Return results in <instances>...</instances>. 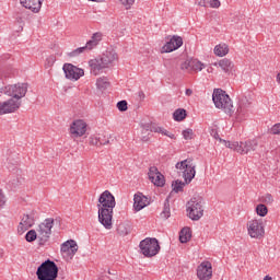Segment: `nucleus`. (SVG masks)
<instances>
[{"label":"nucleus","mask_w":280,"mask_h":280,"mask_svg":"<svg viewBox=\"0 0 280 280\" xmlns=\"http://www.w3.org/2000/svg\"><path fill=\"white\" fill-rule=\"evenodd\" d=\"M118 1L119 3H121V5H124L126 10H130V8L135 5V1L137 0H118Z\"/></svg>","instance_id":"nucleus-41"},{"label":"nucleus","mask_w":280,"mask_h":280,"mask_svg":"<svg viewBox=\"0 0 280 280\" xmlns=\"http://www.w3.org/2000/svg\"><path fill=\"white\" fill-rule=\"evenodd\" d=\"M186 211L188 218L194 221L200 220L202 215H205V209L202 208V198L200 197H192L186 203Z\"/></svg>","instance_id":"nucleus-6"},{"label":"nucleus","mask_w":280,"mask_h":280,"mask_svg":"<svg viewBox=\"0 0 280 280\" xmlns=\"http://www.w3.org/2000/svg\"><path fill=\"white\" fill-rule=\"evenodd\" d=\"M197 277L199 280H211V277H213V267L210 261H203L198 266Z\"/></svg>","instance_id":"nucleus-16"},{"label":"nucleus","mask_w":280,"mask_h":280,"mask_svg":"<svg viewBox=\"0 0 280 280\" xmlns=\"http://www.w3.org/2000/svg\"><path fill=\"white\" fill-rule=\"evenodd\" d=\"M26 242H36L38 240V232L36 233L35 230H31L25 235Z\"/></svg>","instance_id":"nucleus-35"},{"label":"nucleus","mask_w":280,"mask_h":280,"mask_svg":"<svg viewBox=\"0 0 280 280\" xmlns=\"http://www.w3.org/2000/svg\"><path fill=\"white\" fill-rule=\"evenodd\" d=\"M0 93L20 102L27 94V83H16L0 89Z\"/></svg>","instance_id":"nucleus-7"},{"label":"nucleus","mask_w":280,"mask_h":280,"mask_svg":"<svg viewBox=\"0 0 280 280\" xmlns=\"http://www.w3.org/2000/svg\"><path fill=\"white\" fill-rule=\"evenodd\" d=\"M250 108V101L246 96H243L238 101V107L236 109V121H244L248 117V110Z\"/></svg>","instance_id":"nucleus-15"},{"label":"nucleus","mask_w":280,"mask_h":280,"mask_svg":"<svg viewBox=\"0 0 280 280\" xmlns=\"http://www.w3.org/2000/svg\"><path fill=\"white\" fill-rule=\"evenodd\" d=\"M156 125H142V133L145 135V132H152V128H154Z\"/></svg>","instance_id":"nucleus-47"},{"label":"nucleus","mask_w":280,"mask_h":280,"mask_svg":"<svg viewBox=\"0 0 280 280\" xmlns=\"http://www.w3.org/2000/svg\"><path fill=\"white\" fill-rule=\"evenodd\" d=\"M179 47H183V37H180V36H173L170 39V42H167L162 47V51H164V54H171V51H176V49H179Z\"/></svg>","instance_id":"nucleus-18"},{"label":"nucleus","mask_w":280,"mask_h":280,"mask_svg":"<svg viewBox=\"0 0 280 280\" xmlns=\"http://www.w3.org/2000/svg\"><path fill=\"white\" fill-rule=\"evenodd\" d=\"M115 196L108 190H105L98 198V222L103 224L107 231L113 229V210L115 209Z\"/></svg>","instance_id":"nucleus-1"},{"label":"nucleus","mask_w":280,"mask_h":280,"mask_svg":"<svg viewBox=\"0 0 280 280\" xmlns=\"http://www.w3.org/2000/svg\"><path fill=\"white\" fill-rule=\"evenodd\" d=\"M100 40H102V33H94L85 46L69 52L70 58H75V56H80V54H84V51H91V49H95V47L100 45Z\"/></svg>","instance_id":"nucleus-11"},{"label":"nucleus","mask_w":280,"mask_h":280,"mask_svg":"<svg viewBox=\"0 0 280 280\" xmlns=\"http://www.w3.org/2000/svg\"><path fill=\"white\" fill-rule=\"evenodd\" d=\"M18 23H23V19L16 18Z\"/></svg>","instance_id":"nucleus-55"},{"label":"nucleus","mask_w":280,"mask_h":280,"mask_svg":"<svg viewBox=\"0 0 280 280\" xmlns=\"http://www.w3.org/2000/svg\"><path fill=\"white\" fill-rule=\"evenodd\" d=\"M185 117H187V110L183 108L176 109L173 114V118L175 119V121H183Z\"/></svg>","instance_id":"nucleus-30"},{"label":"nucleus","mask_w":280,"mask_h":280,"mask_svg":"<svg viewBox=\"0 0 280 280\" xmlns=\"http://www.w3.org/2000/svg\"><path fill=\"white\" fill-rule=\"evenodd\" d=\"M212 101L215 108L224 110L226 115H233V113H235L233 109V101L231 100V96H229V94H226V92L222 89H217L213 91Z\"/></svg>","instance_id":"nucleus-3"},{"label":"nucleus","mask_w":280,"mask_h":280,"mask_svg":"<svg viewBox=\"0 0 280 280\" xmlns=\"http://www.w3.org/2000/svg\"><path fill=\"white\" fill-rule=\"evenodd\" d=\"M148 207V197L143 196V194L138 192L133 197V208L136 211H141V209H145Z\"/></svg>","instance_id":"nucleus-22"},{"label":"nucleus","mask_w":280,"mask_h":280,"mask_svg":"<svg viewBox=\"0 0 280 280\" xmlns=\"http://www.w3.org/2000/svg\"><path fill=\"white\" fill-rule=\"evenodd\" d=\"M159 168L156 166H151L149 168V173H148V176H149V180H154V177L159 174Z\"/></svg>","instance_id":"nucleus-39"},{"label":"nucleus","mask_w":280,"mask_h":280,"mask_svg":"<svg viewBox=\"0 0 280 280\" xmlns=\"http://www.w3.org/2000/svg\"><path fill=\"white\" fill-rule=\"evenodd\" d=\"M211 136L214 137V139H220V135H218V131L213 130L211 131Z\"/></svg>","instance_id":"nucleus-52"},{"label":"nucleus","mask_w":280,"mask_h":280,"mask_svg":"<svg viewBox=\"0 0 280 280\" xmlns=\"http://www.w3.org/2000/svg\"><path fill=\"white\" fill-rule=\"evenodd\" d=\"M108 275H117V271H115V270H113V271L108 270Z\"/></svg>","instance_id":"nucleus-54"},{"label":"nucleus","mask_w":280,"mask_h":280,"mask_svg":"<svg viewBox=\"0 0 280 280\" xmlns=\"http://www.w3.org/2000/svg\"><path fill=\"white\" fill-rule=\"evenodd\" d=\"M183 137L188 141L189 139H194V129H186L183 131Z\"/></svg>","instance_id":"nucleus-43"},{"label":"nucleus","mask_w":280,"mask_h":280,"mask_svg":"<svg viewBox=\"0 0 280 280\" xmlns=\"http://www.w3.org/2000/svg\"><path fill=\"white\" fill-rule=\"evenodd\" d=\"M260 202H264L265 205H272V202H275V198H272V195L267 194L260 198Z\"/></svg>","instance_id":"nucleus-40"},{"label":"nucleus","mask_w":280,"mask_h":280,"mask_svg":"<svg viewBox=\"0 0 280 280\" xmlns=\"http://www.w3.org/2000/svg\"><path fill=\"white\" fill-rule=\"evenodd\" d=\"M247 231L248 235L255 240H259V237H264V221L261 220H250L247 222Z\"/></svg>","instance_id":"nucleus-13"},{"label":"nucleus","mask_w":280,"mask_h":280,"mask_svg":"<svg viewBox=\"0 0 280 280\" xmlns=\"http://www.w3.org/2000/svg\"><path fill=\"white\" fill-rule=\"evenodd\" d=\"M132 232V226L130 225V223H120L117 226V233L120 235V237H126V235H130V233Z\"/></svg>","instance_id":"nucleus-23"},{"label":"nucleus","mask_w":280,"mask_h":280,"mask_svg":"<svg viewBox=\"0 0 280 280\" xmlns=\"http://www.w3.org/2000/svg\"><path fill=\"white\" fill-rule=\"evenodd\" d=\"M138 97H139L140 100H145V93H143V91H139V92H138Z\"/></svg>","instance_id":"nucleus-51"},{"label":"nucleus","mask_w":280,"mask_h":280,"mask_svg":"<svg viewBox=\"0 0 280 280\" xmlns=\"http://www.w3.org/2000/svg\"><path fill=\"white\" fill-rule=\"evenodd\" d=\"M36 277L38 280H57L58 265L54 260L47 259L37 268Z\"/></svg>","instance_id":"nucleus-4"},{"label":"nucleus","mask_w":280,"mask_h":280,"mask_svg":"<svg viewBox=\"0 0 280 280\" xmlns=\"http://www.w3.org/2000/svg\"><path fill=\"white\" fill-rule=\"evenodd\" d=\"M277 82L280 84V72L277 75Z\"/></svg>","instance_id":"nucleus-56"},{"label":"nucleus","mask_w":280,"mask_h":280,"mask_svg":"<svg viewBox=\"0 0 280 280\" xmlns=\"http://www.w3.org/2000/svg\"><path fill=\"white\" fill-rule=\"evenodd\" d=\"M9 172H15V174L19 173V162L18 161H13L8 159V165H7Z\"/></svg>","instance_id":"nucleus-33"},{"label":"nucleus","mask_w":280,"mask_h":280,"mask_svg":"<svg viewBox=\"0 0 280 280\" xmlns=\"http://www.w3.org/2000/svg\"><path fill=\"white\" fill-rule=\"evenodd\" d=\"M118 58L119 56L115 50L107 49L101 58L91 59L89 61V67L92 75H100V73H104V69L113 67Z\"/></svg>","instance_id":"nucleus-2"},{"label":"nucleus","mask_w":280,"mask_h":280,"mask_svg":"<svg viewBox=\"0 0 280 280\" xmlns=\"http://www.w3.org/2000/svg\"><path fill=\"white\" fill-rule=\"evenodd\" d=\"M91 1H97V0H91Z\"/></svg>","instance_id":"nucleus-60"},{"label":"nucleus","mask_w":280,"mask_h":280,"mask_svg":"<svg viewBox=\"0 0 280 280\" xmlns=\"http://www.w3.org/2000/svg\"><path fill=\"white\" fill-rule=\"evenodd\" d=\"M194 59H187L180 65L182 71H192Z\"/></svg>","instance_id":"nucleus-36"},{"label":"nucleus","mask_w":280,"mask_h":280,"mask_svg":"<svg viewBox=\"0 0 280 280\" xmlns=\"http://www.w3.org/2000/svg\"><path fill=\"white\" fill-rule=\"evenodd\" d=\"M198 5H200L201 8H207L208 7V2H207V0H200L198 2Z\"/></svg>","instance_id":"nucleus-49"},{"label":"nucleus","mask_w":280,"mask_h":280,"mask_svg":"<svg viewBox=\"0 0 280 280\" xmlns=\"http://www.w3.org/2000/svg\"><path fill=\"white\" fill-rule=\"evenodd\" d=\"M32 226H34V217L32 214H24L18 226V232L25 233Z\"/></svg>","instance_id":"nucleus-21"},{"label":"nucleus","mask_w":280,"mask_h":280,"mask_svg":"<svg viewBox=\"0 0 280 280\" xmlns=\"http://www.w3.org/2000/svg\"><path fill=\"white\" fill-rule=\"evenodd\" d=\"M139 248L140 253H142L144 257H155V255H159V250H161L159 241L156 238L150 237L142 240L140 242Z\"/></svg>","instance_id":"nucleus-10"},{"label":"nucleus","mask_w":280,"mask_h":280,"mask_svg":"<svg viewBox=\"0 0 280 280\" xmlns=\"http://www.w3.org/2000/svg\"><path fill=\"white\" fill-rule=\"evenodd\" d=\"M171 212H170V199H166L164 201V209L161 213V217L164 218V220H167V218H170Z\"/></svg>","instance_id":"nucleus-34"},{"label":"nucleus","mask_w":280,"mask_h":280,"mask_svg":"<svg viewBox=\"0 0 280 280\" xmlns=\"http://www.w3.org/2000/svg\"><path fill=\"white\" fill-rule=\"evenodd\" d=\"M5 194H3V190L0 188V209L5 207Z\"/></svg>","instance_id":"nucleus-48"},{"label":"nucleus","mask_w":280,"mask_h":280,"mask_svg":"<svg viewBox=\"0 0 280 280\" xmlns=\"http://www.w3.org/2000/svg\"><path fill=\"white\" fill-rule=\"evenodd\" d=\"M20 3L23 8L31 10V12H34L35 14L40 12V8H43L42 0H20Z\"/></svg>","instance_id":"nucleus-19"},{"label":"nucleus","mask_w":280,"mask_h":280,"mask_svg":"<svg viewBox=\"0 0 280 280\" xmlns=\"http://www.w3.org/2000/svg\"><path fill=\"white\" fill-rule=\"evenodd\" d=\"M185 95H187L188 97H190V95H194V90H191V89H186Z\"/></svg>","instance_id":"nucleus-50"},{"label":"nucleus","mask_w":280,"mask_h":280,"mask_svg":"<svg viewBox=\"0 0 280 280\" xmlns=\"http://www.w3.org/2000/svg\"><path fill=\"white\" fill-rule=\"evenodd\" d=\"M62 69L67 80L78 81L82 75H84V70L73 66L72 63H65Z\"/></svg>","instance_id":"nucleus-14"},{"label":"nucleus","mask_w":280,"mask_h":280,"mask_svg":"<svg viewBox=\"0 0 280 280\" xmlns=\"http://www.w3.org/2000/svg\"><path fill=\"white\" fill-rule=\"evenodd\" d=\"M214 54H215V56L223 58V56H226V54H229V45H226V44L217 45L214 47Z\"/></svg>","instance_id":"nucleus-27"},{"label":"nucleus","mask_w":280,"mask_h":280,"mask_svg":"<svg viewBox=\"0 0 280 280\" xmlns=\"http://www.w3.org/2000/svg\"><path fill=\"white\" fill-rule=\"evenodd\" d=\"M219 67H221L222 71H224V73H229L230 71H233V61H231V59H221L219 61Z\"/></svg>","instance_id":"nucleus-24"},{"label":"nucleus","mask_w":280,"mask_h":280,"mask_svg":"<svg viewBox=\"0 0 280 280\" xmlns=\"http://www.w3.org/2000/svg\"><path fill=\"white\" fill-rule=\"evenodd\" d=\"M96 86L100 89V91H106V89L110 86V82L108 81V78L101 77L96 80Z\"/></svg>","instance_id":"nucleus-28"},{"label":"nucleus","mask_w":280,"mask_h":280,"mask_svg":"<svg viewBox=\"0 0 280 280\" xmlns=\"http://www.w3.org/2000/svg\"><path fill=\"white\" fill-rule=\"evenodd\" d=\"M54 62H56V56L51 55L46 59V69H49V67H54Z\"/></svg>","instance_id":"nucleus-44"},{"label":"nucleus","mask_w":280,"mask_h":280,"mask_svg":"<svg viewBox=\"0 0 280 280\" xmlns=\"http://www.w3.org/2000/svg\"><path fill=\"white\" fill-rule=\"evenodd\" d=\"M205 69V63L198 61V59H192V71H202Z\"/></svg>","instance_id":"nucleus-38"},{"label":"nucleus","mask_w":280,"mask_h":280,"mask_svg":"<svg viewBox=\"0 0 280 280\" xmlns=\"http://www.w3.org/2000/svg\"><path fill=\"white\" fill-rule=\"evenodd\" d=\"M175 167L179 171V174H182L186 185H189V183L196 178V165H194V160L187 159L178 162Z\"/></svg>","instance_id":"nucleus-5"},{"label":"nucleus","mask_w":280,"mask_h":280,"mask_svg":"<svg viewBox=\"0 0 280 280\" xmlns=\"http://www.w3.org/2000/svg\"><path fill=\"white\" fill-rule=\"evenodd\" d=\"M226 148L230 150H234V152H238V154H250V152H255L257 150L259 142L257 140H247L245 142H231L228 141L225 143Z\"/></svg>","instance_id":"nucleus-8"},{"label":"nucleus","mask_w":280,"mask_h":280,"mask_svg":"<svg viewBox=\"0 0 280 280\" xmlns=\"http://www.w3.org/2000/svg\"><path fill=\"white\" fill-rule=\"evenodd\" d=\"M206 3H208L210 8L214 9H218L221 5L220 0H206Z\"/></svg>","instance_id":"nucleus-45"},{"label":"nucleus","mask_w":280,"mask_h":280,"mask_svg":"<svg viewBox=\"0 0 280 280\" xmlns=\"http://www.w3.org/2000/svg\"><path fill=\"white\" fill-rule=\"evenodd\" d=\"M101 141H109V140H108V137L103 136V139L101 138Z\"/></svg>","instance_id":"nucleus-53"},{"label":"nucleus","mask_w":280,"mask_h":280,"mask_svg":"<svg viewBox=\"0 0 280 280\" xmlns=\"http://www.w3.org/2000/svg\"><path fill=\"white\" fill-rule=\"evenodd\" d=\"M189 240H191V229L189 228L182 229L179 233V242L182 244H187Z\"/></svg>","instance_id":"nucleus-25"},{"label":"nucleus","mask_w":280,"mask_h":280,"mask_svg":"<svg viewBox=\"0 0 280 280\" xmlns=\"http://www.w3.org/2000/svg\"><path fill=\"white\" fill-rule=\"evenodd\" d=\"M55 223L56 220H54V218H48L38 225L37 233L39 246H45V244L49 242V237H51V229H54Z\"/></svg>","instance_id":"nucleus-9"},{"label":"nucleus","mask_w":280,"mask_h":280,"mask_svg":"<svg viewBox=\"0 0 280 280\" xmlns=\"http://www.w3.org/2000/svg\"><path fill=\"white\" fill-rule=\"evenodd\" d=\"M151 183L156 187H163V185H165V176L160 172L155 175L154 179H151Z\"/></svg>","instance_id":"nucleus-31"},{"label":"nucleus","mask_w":280,"mask_h":280,"mask_svg":"<svg viewBox=\"0 0 280 280\" xmlns=\"http://www.w3.org/2000/svg\"><path fill=\"white\" fill-rule=\"evenodd\" d=\"M117 108H118V110H120V113H126V110H128V102H126V101L118 102Z\"/></svg>","instance_id":"nucleus-42"},{"label":"nucleus","mask_w":280,"mask_h":280,"mask_svg":"<svg viewBox=\"0 0 280 280\" xmlns=\"http://www.w3.org/2000/svg\"><path fill=\"white\" fill-rule=\"evenodd\" d=\"M142 141H148V137H142Z\"/></svg>","instance_id":"nucleus-58"},{"label":"nucleus","mask_w":280,"mask_h":280,"mask_svg":"<svg viewBox=\"0 0 280 280\" xmlns=\"http://www.w3.org/2000/svg\"><path fill=\"white\" fill-rule=\"evenodd\" d=\"M271 135H280V122L273 125L270 129Z\"/></svg>","instance_id":"nucleus-46"},{"label":"nucleus","mask_w":280,"mask_h":280,"mask_svg":"<svg viewBox=\"0 0 280 280\" xmlns=\"http://www.w3.org/2000/svg\"><path fill=\"white\" fill-rule=\"evenodd\" d=\"M86 121L82 119L73 120L69 127L71 139H80V137H84V135H86Z\"/></svg>","instance_id":"nucleus-12"},{"label":"nucleus","mask_w":280,"mask_h":280,"mask_svg":"<svg viewBox=\"0 0 280 280\" xmlns=\"http://www.w3.org/2000/svg\"><path fill=\"white\" fill-rule=\"evenodd\" d=\"M264 280H272V278L270 276H266Z\"/></svg>","instance_id":"nucleus-57"},{"label":"nucleus","mask_w":280,"mask_h":280,"mask_svg":"<svg viewBox=\"0 0 280 280\" xmlns=\"http://www.w3.org/2000/svg\"><path fill=\"white\" fill-rule=\"evenodd\" d=\"M173 187V191H175V194H178V191H183L184 187H185V183L180 182V180H175L172 184Z\"/></svg>","instance_id":"nucleus-37"},{"label":"nucleus","mask_w":280,"mask_h":280,"mask_svg":"<svg viewBox=\"0 0 280 280\" xmlns=\"http://www.w3.org/2000/svg\"><path fill=\"white\" fill-rule=\"evenodd\" d=\"M2 78H3V75L0 74V79H2Z\"/></svg>","instance_id":"nucleus-59"},{"label":"nucleus","mask_w":280,"mask_h":280,"mask_svg":"<svg viewBox=\"0 0 280 280\" xmlns=\"http://www.w3.org/2000/svg\"><path fill=\"white\" fill-rule=\"evenodd\" d=\"M21 108V101L15 98H10L4 102H0V110L2 115H8L10 113H16Z\"/></svg>","instance_id":"nucleus-17"},{"label":"nucleus","mask_w":280,"mask_h":280,"mask_svg":"<svg viewBox=\"0 0 280 280\" xmlns=\"http://www.w3.org/2000/svg\"><path fill=\"white\" fill-rule=\"evenodd\" d=\"M90 145H95L96 148H100V145H108L110 143V140L102 141V138L96 136H91L89 138Z\"/></svg>","instance_id":"nucleus-26"},{"label":"nucleus","mask_w":280,"mask_h":280,"mask_svg":"<svg viewBox=\"0 0 280 280\" xmlns=\"http://www.w3.org/2000/svg\"><path fill=\"white\" fill-rule=\"evenodd\" d=\"M61 253L68 255V257H73L78 253V243L73 240L65 242L61 245Z\"/></svg>","instance_id":"nucleus-20"},{"label":"nucleus","mask_w":280,"mask_h":280,"mask_svg":"<svg viewBox=\"0 0 280 280\" xmlns=\"http://www.w3.org/2000/svg\"><path fill=\"white\" fill-rule=\"evenodd\" d=\"M151 132H158L160 135H164V137H168L170 139H176L174 133H172V132L167 131V129H164V128L159 127V126H153L151 128Z\"/></svg>","instance_id":"nucleus-29"},{"label":"nucleus","mask_w":280,"mask_h":280,"mask_svg":"<svg viewBox=\"0 0 280 280\" xmlns=\"http://www.w3.org/2000/svg\"><path fill=\"white\" fill-rule=\"evenodd\" d=\"M256 213L257 215H260V218H266V215H268V207L264 203H259L256 207Z\"/></svg>","instance_id":"nucleus-32"}]
</instances>
